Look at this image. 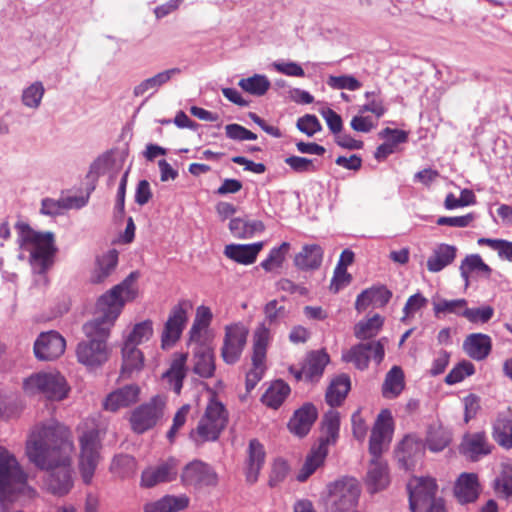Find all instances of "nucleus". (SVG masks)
Returning a JSON list of instances; mask_svg holds the SVG:
<instances>
[{
	"label": "nucleus",
	"mask_w": 512,
	"mask_h": 512,
	"mask_svg": "<svg viewBox=\"0 0 512 512\" xmlns=\"http://www.w3.org/2000/svg\"><path fill=\"white\" fill-rule=\"evenodd\" d=\"M453 491L458 502L466 504L479 497L481 486L479 482H455Z\"/></svg>",
	"instance_id": "49"
},
{
	"label": "nucleus",
	"mask_w": 512,
	"mask_h": 512,
	"mask_svg": "<svg viewBox=\"0 0 512 512\" xmlns=\"http://www.w3.org/2000/svg\"><path fill=\"white\" fill-rule=\"evenodd\" d=\"M139 394L140 388L138 385H126L107 395L104 401V408L111 412L126 408L138 401Z\"/></svg>",
	"instance_id": "21"
},
{
	"label": "nucleus",
	"mask_w": 512,
	"mask_h": 512,
	"mask_svg": "<svg viewBox=\"0 0 512 512\" xmlns=\"http://www.w3.org/2000/svg\"><path fill=\"white\" fill-rule=\"evenodd\" d=\"M212 320V312L206 306H199L196 310V315L192 327L189 331L190 342L198 343L203 342L202 332L209 326Z\"/></svg>",
	"instance_id": "41"
},
{
	"label": "nucleus",
	"mask_w": 512,
	"mask_h": 512,
	"mask_svg": "<svg viewBox=\"0 0 512 512\" xmlns=\"http://www.w3.org/2000/svg\"><path fill=\"white\" fill-rule=\"evenodd\" d=\"M229 229L234 237L247 239L264 230V224L260 220H247L233 218L229 222Z\"/></svg>",
	"instance_id": "34"
},
{
	"label": "nucleus",
	"mask_w": 512,
	"mask_h": 512,
	"mask_svg": "<svg viewBox=\"0 0 512 512\" xmlns=\"http://www.w3.org/2000/svg\"><path fill=\"white\" fill-rule=\"evenodd\" d=\"M388 476L387 463L380 456L373 457L370 461L367 480H382Z\"/></svg>",
	"instance_id": "60"
},
{
	"label": "nucleus",
	"mask_w": 512,
	"mask_h": 512,
	"mask_svg": "<svg viewBox=\"0 0 512 512\" xmlns=\"http://www.w3.org/2000/svg\"><path fill=\"white\" fill-rule=\"evenodd\" d=\"M272 68L277 72L290 77H304L303 68L296 62L292 61H275L271 64Z\"/></svg>",
	"instance_id": "61"
},
{
	"label": "nucleus",
	"mask_w": 512,
	"mask_h": 512,
	"mask_svg": "<svg viewBox=\"0 0 512 512\" xmlns=\"http://www.w3.org/2000/svg\"><path fill=\"white\" fill-rule=\"evenodd\" d=\"M383 322L384 319L379 314H375L366 321H360L357 323L354 329V334L361 340L373 338L381 330Z\"/></svg>",
	"instance_id": "47"
},
{
	"label": "nucleus",
	"mask_w": 512,
	"mask_h": 512,
	"mask_svg": "<svg viewBox=\"0 0 512 512\" xmlns=\"http://www.w3.org/2000/svg\"><path fill=\"white\" fill-rule=\"evenodd\" d=\"M492 438L503 449L512 448V410L507 408L497 413L492 422Z\"/></svg>",
	"instance_id": "20"
},
{
	"label": "nucleus",
	"mask_w": 512,
	"mask_h": 512,
	"mask_svg": "<svg viewBox=\"0 0 512 512\" xmlns=\"http://www.w3.org/2000/svg\"><path fill=\"white\" fill-rule=\"evenodd\" d=\"M138 277L137 272H131L121 283L98 298L94 318L83 325L87 339L79 342L76 348V356L81 364L95 368L109 359L107 340L125 304L138 295Z\"/></svg>",
	"instance_id": "1"
},
{
	"label": "nucleus",
	"mask_w": 512,
	"mask_h": 512,
	"mask_svg": "<svg viewBox=\"0 0 512 512\" xmlns=\"http://www.w3.org/2000/svg\"><path fill=\"white\" fill-rule=\"evenodd\" d=\"M264 246L263 242L252 244H229L225 247L224 254L237 263L249 265L255 262L257 255Z\"/></svg>",
	"instance_id": "27"
},
{
	"label": "nucleus",
	"mask_w": 512,
	"mask_h": 512,
	"mask_svg": "<svg viewBox=\"0 0 512 512\" xmlns=\"http://www.w3.org/2000/svg\"><path fill=\"white\" fill-rule=\"evenodd\" d=\"M16 228L20 247L29 253L32 271L46 285L48 279L45 274L52 267L57 253L54 233L36 231L25 223H18Z\"/></svg>",
	"instance_id": "3"
},
{
	"label": "nucleus",
	"mask_w": 512,
	"mask_h": 512,
	"mask_svg": "<svg viewBox=\"0 0 512 512\" xmlns=\"http://www.w3.org/2000/svg\"><path fill=\"white\" fill-rule=\"evenodd\" d=\"M433 311L436 317L445 316L448 314H454L457 316L464 317V311L467 306L465 299H444L438 296L432 300Z\"/></svg>",
	"instance_id": "36"
},
{
	"label": "nucleus",
	"mask_w": 512,
	"mask_h": 512,
	"mask_svg": "<svg viewBox=\"0 0 512 512\" xmlns=\"http://www.w3.org/2000/svg\"><path fill=\"white\" fill-rule=\"evenodd\" d=\"M339 413L330 409L323 418L322 429L325 437L321 439L317 448L307 456L306 461L298 475L297 480H307L315 470L322 465L327 455V445L334 444L339 435Z\"/></svg>",
	"instance_id": "5"
},
{
	"label": "nucleus",
	"mask_w": 512,
	"mask_h": 512,
	"mask_svg": "<svg viewBox=\"0 0 512 512\" xmlns=\"http://www.w3.org/2000/svg\"><path fill=\"white\" fill-rule=\"evenodd\" d=\"M491 268L484 263L482 258L478 254H472L466 256L460 265L461 277L468 283L470 274H477L479 276L489 277L491 274Z\"/></svg>",
	"instance_id": "38"
},
{
	"label": "nucleus",
	"mask_w": 512,
	"mask_h": 512,
	"mask_svg": "<svg viewBox=\"0 0 512 512\" xmlns=\"http://www.w3.org/2000/svg\"><path fill=\"white\" fill-rule=\"evenodd\" d=\"M80 457L79 468L84 480H90L100 461V436L97 429H89L82 433L79 438Z\"/></svg>",
	"instance_id": "8"
},
{
	"label": "nucleus",
	"mask_w": 512,
	"mask_h": 512,
	"mask_svg": "<svg viewBox=\"0 0 512 512\" xmlns=\"http://www.w3.org/2000/svg\"><path fill=\"white\" fill-rule=\"evenodd\" d=\"M176 476V461L170 459L157 467H150L142 473V480H165Z\"/></svg>",
	"instance_id": "50"
},
{
	"label": "nucleus",
	"mask_w": 512,
	"mask_h": 512,
	"mask_svg": "<svg viewBox=\"0 0 512 512\" xmlns=\"http://www.w3.org/2000/svg\"><path fill=\"white\" fill-rule=\"evenodd\" d=\"M285 163L294 172H297V173H309V172H315L317 170L315 161L312 159L305 158V157L290 156L285 159Z\"/></svg>",
	"instance_id": "57"
},
{
	"label": "nucleus",
	"mask_w": 512,
	"mask_h": 512,
	"mask_svg": "<svg viewBox=\"0 0 512 512\" xmlns=\"http://www.w3.org/2000/svg\"><path fill=\"white\" fill-rule=\"evenodd\" d=\"M427 303L428 300L420 293L410 296L403 308L404 316L402 321H406V319L413 317L414 314L424 308Z\"/></svg>",
	"instance_id": "58"
},
{
	"label": "nucleus",
	"mask_w": 512,
	"mask_h": 512,
	"mask_svg": "<svg viewBox=\"0 0 512 512\" xmlns=\"http://www.w3.org/2000/svg\"><path fill=\"white\" fill-rule=\"evenodd\" d=\"M451 432L442 426H431L426 438V444L430 451L440 452L451 442Z\"/></svg>",
	"instance_id": "42"
},
{
	"label": "nucleus",
	"mask_w": 512,
	"mask_h": 512,
	"mask_svg": "<svg viewBox=\"0 0 512 512\" xmlns=\"http://www.w3.org/2000/svg\"><path fill=\"white\" fill-rule=\"evenodd\" d=\"M289 248L290 244L287 242H283L279 247L273 248L268 257L262 261V268L265 271H272L274 268L280 267Z\"/></svg>",
	"instance_id": "52"
},
{
	"label": "nucleus",
	"mask_w": 512,
	"mask_h": 512,
	"mask_svg": "<svg viewBox=\"0 0 512 512\" xmlns=\"http://www.w3.org/2000/svg\"><path fill=\"white\" fill-rule=\"evenodd\" d=\"M154 334L153 321L150 319H146L139 323H136L129 335L126 337L124 343H130V345L142 344L144 342L149 341Z\"/></svg>",
	"instance_id": "44"
},
{
	"label": "nucleus",
	"mask_w": 512,
	"mask_h": 512,
	"mask_svg": "<svg viewBox=\"0 0 512 512\" xmlns=\"http://www.w3.org/2000/svg\"><path fill=\"white\" fill-rule=\"evenodd\" d=\"M188 355L186 353H175L172 357L169 369L163 374L162 379L176 394H180L183 380L187 373Z\"/></svg>",
	"instance_id": "22"
},
{
	"label": "nucleus",
	"mask_w": 512,
	"mask_h": 512,
	"mask_svg": "<svg viewBox=\"0 0 512 512\" xmlns=\"http://www.w3.org/2000/svg\"><path fill=\"white\" fill-rule=\"evenodd\" d=\"M187 306V302L183 301L171 309L161 332V348L163 350L172 348L180 339L188 320Z\"/></svg>",
	"instance_id": "13"
},
{
	"label": "nucleus",
	"mask_w": 512,
	"mask_h": 512,
	"mask_svg": "<svg viewBox=\"0 0 512 512\" xmlns=\"http://www.w3.org/2000/svg\"><path fill=\"white\" fill-rule=\"evenodd\" d=\"M66 348V341L57 331L42 332L34 343V353L37 359L52 361L60 357Z\"/></svg>",
	"instance_id": "16"
},
{
	"label": "nucleus",
	"mask_w": 512,
	"mask_h": 512,
	"mask_svg": "<svg viewBox=\"0 0 512 512\" xmlns=\"http://www.w3.org/2000/svg\"><path fill=\"white\" fill-rule=\"evenodd\" d=\"M493 449V444L482 431L464 434L459 445V453L471 462L480 461L491 454Z\"/></svg>",
	"instance_id": "15"
},
{
	"label": "nucleus",
	"mask_w": 512,
	"mask_h": 512,
	"mask_svg": "<svg viewBox=\"0 0 512 512\" xmlns=\"http://www.w3.org/2000/svg\"><path fill=\"white\" fill-rule=\"evenodd\" d=\"M265 460V451L263 445L257 440L252 439L248 447L247 478L256 479Z\"/></svg>",
	"instance_id": "35"
},
{
	"label": "nucleus",
	"mask_w": 512,
	"mask_h": 512,
	"mask_svg": "<svg viewBox=\"0 0 512 512\" xmlns=\"http://www.w3.org/2000/svg\"><path fill=\"white\" fill-rule=\"evenodd\" d=\"M425 452V445L415 436L408 435L399 443L395 450V457L400 468L414 471L421 462Z\"/></svg>",
	"instance_id": "14"
},
{
	"label": "nucleus",
	"mask_w": 512,
	"mask_h": 512,
	"mask_svg": "<svg viewBox=\"0 0 512 512\" xmlns=\"http://www.w3.org/2000/svg\"><path fill=\"white\" fill-rule=\"evenodd\" d=\"M404 388V374L400 367L394 366L387 373L383 384V395L386 398L397 397Z\"/></svg>",
	"instance_id": "43"
},
{
	"label": "nucleus",
	"mask_w": 512,
	"mask_h": 512,
	"mask_svg": "<svg viewBox=\"0 0 512 512\" xmlns=\"http://www.w3.org/2000/svg\"><path fill=\"white\" fill-rule=\"evenodd\" d=\"M44 93L45 88L43 83L41 81H35L23 89L21 102L25 107L36 110L41 105Z\"/></svg>",
	"instance_id": "46"
},
{
	"label": "nucleus",
	"mask_w": 512,
	"mask_h": 512,
	"mask_svg": "<svg viewBox=\"0 0 512 512\" xmlns=\"http://www.w3.org/2000/svg\"><path fill=\"white\" fill-rule=\"evenodd\" d=\"M494 315V309L491 306L479 308H468L464 311V317L472 323H487Z\"/></svg>",
	"instance_id": "55"
},
{
	"label": "nucleus",
	"mask_w": 512,
	"mask_h": 512,
	"mask_svg": "<svg viewBox=\"0 0 512 512\" xmlns=\"http://www.w3.org/2000/svg\"><path fill=\"white\" fill-rule=\"evenodd\" d=\"M228 423L225 406L216 399H211L195 429L189 433L190 439L197 445L216 441Z\"/></svg>",
	"instance_id": "4"
},
{
	"label": "nucleus",
	"mask_w": 512,
	"mask_h": 512,
	"mask_svg": "<svg viewBox=\"0 0 512 512\" xmlns=\"http://www.w3.org/2000/svg\"><path fill=\"white\" fill-rule=\"evenodd\" d=\"M317 419V410L312 404H305L295 411L288 423L289 430L299 437L305 436Z\"/></svg>",
	"instance_id": "26"
},
{
	"label": "nucleus",
	"mask_w": 512,
	"mask_h": 512,
	"mask_svg": "<svg viewBox=\"0 0 512 512\" xmlns=\"http://www.w3.org/2000/svg\"><path fill=\"white\" fill-rule=\"evenodd\" d=\"M216 477L213 468L200 460L187 464L181 475L182 480H212Z\"/></svg>",
	"instance_id": "40"
},
{
	"label": "nucleus",
	"mask_w": 512,
	"mask_h": 512,
	"mask_svg": "<svg viewBox=\"0 0 512 512\" xmlns=\"http://www.w3.org/2000/svg\"><path fill=\"white\" fill-rule=\"evenodd\" d=\"M475 219V215L473 213H468L466 215L462 216H442L439 217L436 221V223L439 226H451V227H458V228H464L468 227Z\"/></svg>",
	"instance_id": "62"
},
{
	"label": "nucleus",
	"mask_w": 512,
	"mask_h": 512,
	"mask_svg": "<svg viewBox=\"0 0 512 512\" xmlns=\"http://www.w3.org/2000/svg\"><path fill=\"white\" fill-rule=\"evenodd\" d=\"M457 248L454 245L439 244L437 245L427 260V269L432 273L442 271L455 260Z\"/></svg>",
	"instance_id": "29"
},
{
	"label": "nucleus",
	"mask_w": 512,
	"mask_h": 512,
	"mask_svg": "<svg viewBox=\"0 0 512 512\" xmlns=\"http://www.w3.org/2000/svg\"><path fill=\"white\" fill-rule=\"evenodd\" d=\"M135 459L129 455H120L114 458L111 470L121 478L132 477L135 470Z\"/></svg>",
	"instance_id": "51"
},
{
	"label": "nucleus",
	"mask_w": 512,
	"mask_h": 512,
	"mask_svg": "<svg viewBox=\"0 0 512 512\" xmlns=\"http://www.w3.org/2000/svg\"><path fill=\"white\" fill-rule=\"evenodd\" d=\"M118 263V252L115 249L109 250L97 260V265L92 272L91 282L94 284L103 283L115 270Z\"/></svg>",
	"instance_id": "33"
},
{
	"label": "nucleus",
	"mask_w": 512,
	"mask_h": 512,
	"mask_svg": "<svg viewBox=\"0 0 512 512\" xmlns=\"http://www.w3.org/2000/svg\"><path fill=\"white\" fill-rule=\"evenodd\" d=\"M195 374L203 378H210L215 371L214 355L212 349L204 342L193 343Z\"/></svg>",
	"instance_id": "24"
},
{
	"label": "nucleus",
	"mask_w": 512,
	"mask_h": 512,
	"mask_svg": "<svg viewBox=\"0 0 512 512\" xmlns=\"http://www.w3.org/2000/svg\"><path fill=\"white\" fill-rule=\"evenodd\" d=\"M323 249L318 244H306L296 254L294 264L301 270L318 269L323 260Z\"/></svg>",
	"instance_id": "30"
},
{
	"label": "nucleus",
	"mask_w": 512,
	"mask_h": 512,
	"mask_svg": "<svg viewBox=\"0 0 512 512\" xmlns=\"http://www.w3.org/2000/svg\"><path fill=\"white\" fill-rule=\"evenodd\" d=\"M23 390L27 395L41 394L49 400L61 401L67 397L70 387L59 372H39L24 379Z\"/></svg>",
	"instance_id": "6"
},
{
	"label": "nucleus",
	"mask_w": 512,
	"mask_h": 512,
	"mask_svg": "<svg viewBox=\"0 0 512 512\" xmlns=\"http://www.w3.org/2000/svg\"><path fill=\"white\" fill-rule=\"evenodd\" d=\"M350 390V379L346 375L335 378L326 392V401L331 407L339 406Z\"/></svg>",
	"instance_id": "37"
},
{
	"label": "nucleus",
	"mask_w": 512,
	"mask_h": 512,
	"mask_svg": "<svg viewBox=\"0 0 512 512\" xmlns=\"http://www.w3.org/2000/svg\"><path fill=\"white\" fill-rule=\"evenodd\" d=\"M357 482H330L327 485L326 503L338 511H348L357 505L360 496Z\"/></svg>",
	"instance_id": "11"
},
{
	"label": "nucleus",
	"mask_w": 512,
	"mask_h": 512,
	"mask_svg": "<svg viewBox=\"0 0 512 512\" xmlns=\"http://www.w3.org/2000/svg\"><path fill=\"white\" fill-rule=\"evenodd\" d=\"M327 85L335 90L356 91L361 88V82L352 75L329 76Z\"/></svg>",
	"instance_id": "53"
},
{
	"label": "nucleus",
	"mask_w": 512,
	"mask_h": 512,
	"mask_svg": "<svg viewBox=\"0 0 512 512\" xmlns=\"http://www.w3.org/2000/svg\"><path fill=\"white\" fill-rule=\"evenodd\" d=\"M290 391L289 385L283 380L274 381L262 396V402L270 408L277 409L283 404Z\"/></svg>",
	"instance_id": "39"
},
{
	"label": "nucleus",
	"mask_w": 512,
	"mask_h": 512,
	"mask_svg": "<svg viewBox=\"0 0 512 512\" xmlns=\"http://www.w3.org/2000/svg\"><path fill=\"white\" fill-rule=\"evenodd\" d=\"M238 85L249 94L262 96L270 88V81L265 75L255 74L251 77L241 79Z\"/></svg>",
	"instance_id": "48"
},
{
	"label": "nucleus",
	"mask_w": 512,
	"mask_h": 512,
	"mask_svg": "<svg viewBox=\"0 0 512 512\" xmlns=\"http://www.w3.org/2000/svg\"><path fill=\"white\" fill-rule=\"evenodd\" d=\"M391 416L388 411H382L372 428L369 440V452L373 457L381 456L388 448L392 439Z\"/></svg>",
	"instance_id": "17"
},
{
	"label": "nucleus",
	"mask_w": 512,
	"mask_h": 512,
	"mask_svg": "<svg viewBox=\"0 0 512 512\" xmlns=\"http://www.w3.org/2000/svg\"><path fill=\"white\" fill-rule=\"evenodd\" d=\"M166 401L161 396L152 398L148 403L136 408L130 417L134 432L141 434L151 429L164 414Z\"/></svg>",
	"instance_id": "10"
},
{
	"label": "nucleus",
	"mask_w": 512,
	"mask_h": 512,
	"mask_svg": "<svg viewBox=\"0 0 512 512\" xmlns=\"http://www.w3.org/2000/svg\"><path fill=\"white\" fill-rule=\"evenodd\" d=\"M0 480H27V475L15 455L0 445Z\"/></svg>",
	"instance_id": "28"
},
{
	"label": "nucleus",
	"mask_w": 512,
	"mask_h": 512,
	"mask_svg": "<svg viewBox=\"0 0 512 512\" xmlns=\"http://www.w3.org/2000/svg\"><path fill=\"white\" fill-rule=\"evenodd\" d=\"M463 348L471 358L483 360L491 351V338L481 333L471 334L465 339Z\"/></svg>",
	"instance_id": "32"
},
{
	"label": "nucleus",
	"mask_w": 512,
	"mask_h": 512,
	"mask_svg": "<svg viewBox=\"0 0 512 512\" xmlns=\"http://www.w3.org/2000/svg\"><path fill=\"white\" fill-rule=\"evenodd\" d=\"M144 367V355L140 349L130 343L122 347L121 377L129 379L137 375Z\"/></svg>",
	"instance_id": "25"
},
{
	"label": "nucleus",
	"mask_w": 512,
	"mask_h": 512,
	"mask_svg": "<svg viewBox=\"0 0 512 512\" xmlns=\"http://www.w3.org/2000/svg\"><path fill=\"white\" fill-rule=\"evenodd\" d=\"M297 128L308 136H313L321 130V124L316 116L307 114L297 121Z\"/></svg>",
	"instance_id": "64"
},
{
	"label": "nucleus",
	"mask_w": 512,
	"mask_h": 512,
	"mask_svg": "<svg viewBox=\"0 0 512 512\" xmlns=\"http://www.w3.org/2000/svg\"><path fill=\"white\" fill-rule=\"evenodd\" d=\"M36 496L37 491L28 482H0V506L5 512L10 504H25Z\"/></svg>",
	"instance_id": "18"
},
{
	"label": "nucleus",
	"mask_w": 512,
	"mask_h": 512,
	"mask_svg": "<svg viewBox=\"0 0 512 512\" xmlns=\"http://www.w3.org/2000/svg\"><path fill=\"white\" fill-rule=\"evenodd\" d=\"M409 505L412 512H445L442 499L436 498V482H408Z\"/></svg>",
	"instance_id": "7"
},
{
	"label": "nucleus",
	"mask_w": 512,
	"mask_h": 512,
	"mask_svg": "<svg viewBox=\"0 0 512 512\" xmlns=\"http://www.w3.org/2000/svg\"><path fill=\"white\" fill-rule=\"evenodd\" d=\"M191 406L189 404L183 405L174 415L173 424L167 432L169 441H173L178 431L184 426L190 413Z\"/></svg>",
	"instance_id": "59"
},
{
	"label": "nucleus",
	"mask_w": 512,
	"mask_h": 512,
	"mask_svg": "<svg viewBox=\"0 0 512 512\" xmlns=\"http://www.w3.org/2000/svg\"><path fill=\"white\" fill-rule=\"evenodd\" d=\"M248 333V328L240 322L225 327L223 345L221 348V356L225 363L235 364L239 361L247 342Z\"/></svg>",
	"instance_id": "12"
},
{
	"label": "nucleus",
	"mask_w": 512,
	"mask_h": 512,
	"mask_svg": "<svg viewBox=\"0 0 512 512\" xmlns=\"http://www.w3.org/2000/svg\"><path fill=\"white\" fill-rule=\"evenodd\" d=\"M328 362L329 356L326 352L312 351L307 355L300 369L291 367L289 371L297 380L314 382L322 376Z\"/></svg>",
	"instance_id": "19"
},
{
	"label": "nucleus",
	"mask_w": 512,
	"mask_h": 512,
	"mask_svg": "<svg viewBox=\"0 0 512 512\" xmlns=\"http://www.w3.org/2000/svg\"><path fill=\"white\" fill-rule=\"evenodd\" d=\"M474 373V366L470 362H461L455 366L445 377V382L449 385L461 382L466 376Z\"/></svg>",
	"instance_id": "56"
},
{
	"label": "nucleus",
	"mask_w": 512,
	"mask_h": 512,
	"mask_svg": "<svg viewBox=\"0 0 512 512\" xmlns=\"http://www.w3.org/2000/svg\"><path fill=\"white\" fill-rule=\"evenodd\" d=\"M387 338H381L378 341L360 343L343 353L342 358L345 362H351L357 369L364 370L368 367L369 360L373 359L380 364L385 355L384 345Z\"/></svg>",
	"instance_id": "9"
},
{
	"label": "nucleus",
	"mask_w": 512,
	"mask_h": 512,
	"mask_svg": "<svg viewBox=\"0 0 512 512\" xmlns=\"http://www.w3.org/2000/svg\"><path fill=\"white\" fill-rule=\"evenodd\" d=\"M479 245H487L497 251L500 258L512 262V242L502 239L480 238Z\"/></svg>",
	"instance_id": "54"
},
{
	"label": "nucleus",
	"mask_w": 512,
	"mask_h": 512,
	"mask_svg": "<svg viewBox=\"0 0 512 512\" xmlns=\"http://www.w3.org/2000/svg\"><path fill=\"white\" fill-rule=\"evenodd\" d=\"M181 72L179 68H170L155 74L152 77L142 80L133 88V95L140 97L145 94L152 96L158 92V90L167 84L174 76Z\"/></svg>",
	"instance_id": "23"
},
{
	"label": "nucleus",
	"mask_w": 512,
	"mask_h": 512,
	"mask_svg": "<svg viewBox=\"0 0 512 512\" xmlns=\"http://www.w3.org/2000/svg\"><path fill=\"white\" fill-rule=\"evenodd\" d=\"M189 498L185 495H166L161 499L149 502L144 506V512H179L187 508Z\"/></svg>",
	"instance_id": "31"
},
{
	"label": "nucleus",
	"mask_w": 512,
	"mask_h": 512,
	"mask_svg": "<svg viewBox=\"0 0 512 512\" xmlns=\"http://www.w3.org/2000/svg\"><path fill=\"white\" fill-rule=\"evenodd\" d=\"M73 443L53 425L36 426L31 432L26 454L40 469L54 471L56 480H71Z\"/></svg>",
	"instance_id": "2"
},
{
	"label": "nucleus",
	"mask_w": 512,
	"mask_h": 512,
	"mask_svg": "<svg viewBox=\"0 0 512 512\" xmlns=\"http://www.w3.org/2000/svg\"><path fill=\"white\" fill-rule=\"evenodd\" d=\"M252 369L246 374V389L251 391L262 379L265 371V361H256L252 358Z\"/></svg>",
	"instance_id": "63"
},
{
	"label": "nucleus",
	"mask_w": 512,
	"mask_h": 512,
	"mask_svg": "<svg viewBox=\"0 0 512 512\" xmlns=\"http://www.w3.org/2000/svg\"><path fill=\"white\" fill-rule=\"evenodd\" d=\"M270 342V330L264 325L260 324L253 335V359L256 361H265L267 347Z\"/></svg>",
	"instance_id": "45"
}]
</instances>
